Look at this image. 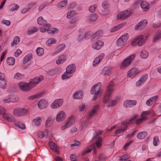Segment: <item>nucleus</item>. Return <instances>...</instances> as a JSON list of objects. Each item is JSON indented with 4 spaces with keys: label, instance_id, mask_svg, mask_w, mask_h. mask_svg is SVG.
<instances>
[{
    "label": "nucleus",
    "instance_id": "obj_1",
    "mask_svg": "<svg viewBox=\"0 0 161 161\" xmlns=\"http://www.w3.org/2000/svg\"><path fill=\"white\" fill-rule=\"evenodd\" d=\"M0 142H2L3 146L7 144L9 153L12 154L18 149L21 148L23 145L21 141L13 134H8L6 130H0Z\"/></svg>",
    "mask_w": 161,
    "mask_h": 161
},
{
    "label": "nucleus",
    "instance_id": "obj_2",
    "mask_svg": "<svg viewBox=\"0 0 161 161\" xmlns=\"http://www.w3.org/2000/svg\"><path fill=\"white\" fill-rule=\"evenodd\" d=\"M101 85V83L99 82L92 87L91 91V92L92 94L95 95L92 99V100H96L97 99V95L100 93L102 92V90L101 89L100 90Z\"/></svg>",
    "mask_w": 161,
    "mask_h": 161
},
{
    "label": "nucleus",
    "instance_id": "obj_3",
    "mask_svg": "<svg viewBox=\"0 0 161 161\" xmlns=\"http://www.w3.org/2000/svg\"><path fill=\"white\" fill-rule=\"evenodd\" d=\"M114 86V83L112 82H110L107 88V92L106 94L103 98V102L106 103L109 100L110 96L113 92V88Z\"/></svg>",
    "mask_w": 161,
    "mask_h": 161
},
{
    "label": "nucleus",
    "instance_id": "obj_4",
    "mask_svg": "<svg viewBox=\"0 0 161 161\" xmlns=\"http://www.w3.org/2000/svg\"><path fill=\"white\" fill-rule=\"evenodd\" d=\"M138 116V115L136 114L133 116L132 118L130 119L129 120L127 119L122 122L121 123V125H123L124 128L123 129H125V130H126L128 127V125L133 123L134 122V120L137 118Z\"/></svg>",
    "mask_w": 161,
    "mask_h": 161
},
{
    "label": "nucleus",
    "instance_id": "obj_5",
    "mask_svg": "<svg viewBox=\"0 0 161 161\" xmlns=\"http://www.w3.org/2000/svg\"><path fill=\"white\" fill-rule=\"evenodd\" d=\"M128 37V35L127 33H125L119 38L117 41V45L120 46H122L124 45L126 42Z\"/></svg>",
    "mask_w": 161,
    "mask_h": 161
},
{
    "label": "nucleus",
    "instance_id": "obj_6",
    "mask_svg": "<svg viewBox=\"0 0 161 161\" xmlns=\"http://www.w3.org/2000/svg\"><path fill=\"white\" fill-rule=\"evenodd\" d=\"M28 109L27 108H18L14 109V114L18 116H23L28 113Z\"/></svg>",
    "mask_w": 161,
    "mask_h": 161
},
{
    "label": "nucleus",
    "instance_id": "obj_7",
    "mask_svg": "<svg viewBox=\"0 0 161 161\" xmlns=\"http://www.w3.org/2000/svg\"><path fill=\"white\" fill-rule=\"evenodd\" d=\"M132 13L131 11L128 10H125L117 14V18L118 19H125L130 16Z\"/></svg>",
    "mask_w": 161,
    "mask_h": 161
},
{
    "label": "nucleus",
    "instance_id": "obj_8",
    "mask_svg": "<svg viewBox=\"0 0 161 161\" xmlns=\"http://www.w3.org/2000/svg\"><path fill=\"white\" fill-rule=\"evenodd\" d=\"M135 57V55L133 54L126 58L121 64L122 67L126 68L128 67L132 61L133 60Z\"/></svg>",
    "mask_w": 161,
    "mask_h": 161
},
{
    "label": "nucleus",
    "instance_id": "obj_9",
    "mask_svg": "<svg viewBox=\"0 0 161 161\" xmlns=\"http://www.w3.org/2000/svg\"><path fill=\"white\" fill-rule=\"evenodd\" d=\"M24 140L28 149L29 150L33 149L34 147L32 145V143L34 142L33 138L29 137H26L24 139Z\"/></svg>",
    "mask_w": 161,
    "mask_h": 161
},
{
    "label": "nucleus",
    "instance_id": "obj_10",
    "mask_svg": "<svg viewBox=\"0 0 161 161\" xmlns=\"http://www.w3.org/2000/svg\"><path fill=\"white\" fill-rule=\"evenodd\" d=\"M34 87V85H32L29 83H25L20 86L19 89L23 91H30L31 89Z\"/></svg>",
    "mask_w": 161,
    "mask_h": 161
},
{
    "label": "nucleus",
    "instance_id": "obj_11",
    "mask_svg": "<svg viewBox=\"0 0 161 161\" xmlns=\"http://www.w3.org/2000/svg\"><path fill=\"white\" fill-rule=\"evenodd\" d=\"M147 22L146 20H143L138 23L135 26L136 30H142L147 25Z\"/></svg>",
    "mask_w": 161,
    "mask_h": 161
},
{
    "label": "nucleus",
    "instance_id": "obj_12",
    "mask_svg": "<svg viewBox=\"0 0 161 161\" xmlns=\"http://www.w3.org/2000/svg\"><path fill=\"white\" fill-rule=\"evenodd\" d=\"M17 100L16 96L14 95H10L7 97L5 99L3 100L4 103H9L10 102H15Z\"/></svg>",
    "mask_w": 161,
    "mask_h": 161
},
{
    "label": "nucleus",
    "instance_id": "obj_13",
    "mask_svg": "<svg viewBox=\"0 0 161 161\" xmlns=\"http://www.w3.org/2000/svg\"><path fill=\"white\" fill-rule=\"evenodd\" d=\"M137 69L136 68H132L127 72V75L129 77L133 78L139 73Z\"/></svg>",
    "mask_w": 161,
    "mask_h": 161
},
{
    "label": "nucleus",
    "instance_id": "obj_14",
    "mask_svg": "<svg viewBox=\"0 0 161 161\" xmlns=\"http://www.w3.org/2000/svg\"><path fill=\"white\" fill-rule=\"evenodd\" d=\"M63 103V101L61 99L55 100L51 104V107L53 108H56L61 106Z\"/></svg>",
    "mask_w": 161,
    "mask_h": 161
},
{
    "label": "nucleus",
    "instance_id": "obj_15",
    "mask_svg": "<svg viewBox=\"0 0 161 161\" xmlns=\"http://www.w3.org/2000/svg\"><path fill=\"white\" fill-rule=\"evenodd\" d=\"M136 102L135 100H126L124 103V106L126 108L130 107L136 105Z\"/></svg>",
    "mask_w": 161,
    "mask_h": 161
},
{
    "label": "nucleus",
    "instance_id": "obj_16",
    "mask_svg": "<svg viewBox=\"0 0 161 161\" xmlns=\"http://www.w3.org/2000/svg\"><path fill=\"white\" fill-rule=\"evenodd\" d=\"M95 144L94 143L90 145L88 147L86 148L87 149L86 150H84L82 153V155L83 156L85 155L87 153H90L92 150V149H93L94 152L96 151V149L95 148Z\"/></svg>",
    "mask_w": 161,
    "mask_h": 161
},
{
    "label": "nucleus",
    "instance_id": "obj_17",
    "mask_svg": "<svg viewBox=\"0 0 161 161\" xmlns=\"http://www.w3.org/2000/svg\"><path fill=\"white\" fill-rule=\"evenodd\" d=\"M104 42L101 41H97L94 43L92 46V47L97 50L100 49L103 46Z\"/></svg>",
    "mask_w": 161,
    "mask_h": 161
},
{
    "label": "nucleus",
    "instance_id": "obj_18",
    "mask_svg": "<svg viewBox=\"0 0 161 161\" xmlns=\"http://www.w3.org/2000/svg\"><path fill=\"white\" fill-rule=\"evenodd\" d=\"M43 79V76L41 75L40 76L39 78L37 77H35L34 79H32L29 82L32 85H34L35 86V84L38 83L40 81L42 80Z\"/></svg>",
    "mask_w": 161,
    "mask_h": 161
},
{
    "label": "nucleus",
    "instance_id": "obj_19",
    "mask_svg": "<svg viewBox=\"0 0 161 161\" xmlns=\"http://www.w3.org/2000/svg\"><path fill=\"white\" fill-rule=\"evenodd\" d=\"M75 70V66L74 64L69 65L66 69V72L67 73L70 74L74 73Z\"/></svg>",
    "mask_w": 161,
    "mask_h": 161
},
{
    "label": "nucleus",
    "instance_id": "obj_20",
    "mask_svg": "<svg viewBox=\"0 0 161 161\" xmlns=\"http://www.w3.org/2000/svg\"><path fill=\"white\" fill-rule=\"evenodd\" d=\"M74 119L72 117L70 118L65 123L64 125L62 126L61 127V129L62 130H64L65 129L69 127L71 125Z\"/></svg>",
    "mask_w": 161,
    "mask_h": 161
},
{
    "label": "nucleus",
    "instance_id": "obj_21",
    "mask_svg": "<svg viewBox=\"0 0 161 161\" xmlns=\"http://www.w3.org/2000/svg\"><path fill=\"white\" fill-rule=\"evenodd\" d=\"M65 118L64 112L63 111H61L59 113L57 114L56 119L58 121H63Z\"/></svg>",
    "mask_w": 161,
    "mask_h": 161
},
{
    "label": "nucleus",
    "instance_id": "obj_22",
    "mask_svg": "<svg viewBox=\"0 0 161 161\" xmlns=\"http://www.w3.org/2000/svg\"><path fill=\"white\" fill-rule=\"evenodd\" d=\"M137 38V45L139 46H142L146 42V40L144 39L143 35L138 36Z\"/></svg>",
    "mask_w": 161,
    "mask_h": 161
},
{
    "label": "nucleus",
    "instance_id": "obj_23",
    "mask_svg": "<svg viewBox=\"0 0 161 161\" xmlns=\"http://www.w3.org/2000/svg\"><path fill=\"white\" fill-rule=\"evenodd\" d=\"M140 5L144 11L148 10L150 8V5L146 1H142L140 3Z\"/></svg>",
    "mask_w": 161,
    "mask_h": 161
},
{
    "label": "nucleus",
    "instance_id": "obj_24",
    "mask_svg": "<svg viewBox=\"0 0 161 161\" xmlns=\"http://www.w3.org/2000/svg\"><path fill=\"white\" fill-rule=\"evenodd\" d=\"M82 92L78 91L75 92L73 95V97L75 99H80L82 98Z\"/></svg>",
    "mask_w": 161,
    "mask_h": 161
},
{
    "label": "nucleus",
    "instance_id": "obj_25",
    "mask_svg": "<svg viewBox=\"0 0 161 161\" xmlns=\"http://www.w3.org/2000/svg\"><path fill=\"white\" fill-rule=\"evenodd\" d=\"M158 97V96H156L150 97L146 101V104L149 106L152 105L153 104V101L155 102L156 101V99Z\"/></svg>",
    "mask_w": 161,
    "mask_h": 161
},
{
    "label": "nucleus",
    "instance_id": "obj_26",
    "mask_svg": "<svg viewBox=\"0 0 161 161\" xmlns=\"http://www.w3.org/2000/svg\"><path fill=\"white\" fill-rule=\"evenodd\" d=\"M147 133L146 131L140 132L137 134V137L140 140L144 139L147 136Z\"/></svg>",
    "mask_w": 161,
    "mask_h": 161
},
{
    "label": "nucleus",
    "instance_id": "obj_27",
    "mask_svg": "<svg viewBox=\"0 0 161 161\" xmlns=\"http://www.w3.org/2000/svg\"><path fill=\"white\" fill-rule=\"evenodd\" d=\"M47 105V102L45 100H40L38 103V107L40 108H45Z\"/></svg>",
    "mask_w": 161,
    "mask_h": 161
},
{
    "label": "nucleus",
    "instance_id": "obj_28",
    "mask_svg": "<svg viewBox=\"0 0 161 161\" xmlns=\"http://www.w3.org/2000/svg\"><path fill=\"white\" fill-rule=\"evenodd\" d=\"M99 108V106L98 105L94 106L92 108V111L90 113L89 116L90 118L92 117L96 113V111Z\"/></svg>",
    "mask_w": 161,
    "mask_h": 161
},
{
    "label": "nucleus",
    "instance_id": "obj_29",
    "mask_svg": "<svg viewBox=\"0 0 161 161\" xmlns=\"http://www.w3.org/2000/svg\"><path fill=\"white\" fill-rule=\"evenodd\" d=\"M161 38V31H158L154 35L153 37V42H155Z\"/></svg>",
    "mask_w": 161,
    "mask_h": 161
},
{
    "label": "nucleus",
    "instance_id": "obj_30",
    "mask_svg": "<svg viewBox=\"0 0 161 161\" xmlns=\"http://www.w3.org/2000/svg\"><path fill=\"white\" fill-rule=\"evenodd\" d=\"M66 58V56L64 55L60 56L58 58V59L56 61V63L58 64H59L64 62V59Z\"/></svg>",
    "mask_w": 161,
    "mask_h": 161
},
{
    "label": "nucleus",
    "instance_id": "obj_31",
    "mask_svg": "<svg viewBox=\"0 0 161 161\" xmlns=\"http://www.w3.org/2000/svg\"><path fill=\"white\" fill-rule=\"evenodd\" d=\"M97 18V16L95 14H92L89 16L88 20L90 22H94Z\"/></svg>",
    "mask_w": 161,
    "mask_h": 161
},
{
    "label": "nucleus",
    "instance_id": "obj_32",
    "mask_svg": "<svg viewBox=\"0 0 161 161\" xmlns=\"http://www.w3.org/2000/svg\"><path fill=\"white\" fill-rule=\"evenodd\" d=\"M65 45L64 44H62L59 45L57 47V48L58 49V50L54 52L53 53L55 54L58 53L64 49V48L65 47Z\"/></svg>",
    "mask_w": 161,
    "mask_h": 161
},
{
    "label": "nucleus",
    "instance_id": "obj_33",
    "mask_svg": "<svg viewBox=\"0 0 161 161\" xmlns=\"http://www.w3.org/2000/svg\"><path fill=\"white\" fill-rule=\"evenodd\" d=\"M125 24L124 23H122L119 24L112 28L110 30V32H114L121 28Z\"/></svg>",
    "mask_w": 161,
    "mask_h": 161
},
{
    "label": "nucleus",
    "instance_id": "obj_34",
    "mask_svg": "<svg viewBox=\"0 0 161 161\" xmlns=\"http://www.w3.org/2000/svg\"><path fill=\"white\" fill-rule=\"evenodd\" d=\"M49 146L50 149L57 152H58L57 151V147L56 144L53 142H50L49 143Z\"/></svg>",
    "mask_w": 161,
    "mask_h": 161
},
{
    "label": "nucleus",
    "instance_id": "obj_35",
    "mask_svg": "<svg viewBox=\"0 0 161 161\" xmlns=\"http://www.w3.org/2000/svg\"><path fill=\"white\" fill-rule=\"evenodd\" d=\"M43 94V92H39L35 95L29 96L28 97L29 100H32L35 99L38 97L41 96Z\"/></svg>",
    "mask_w": 161,
    "mask_h": 161
},
{
    "label": "nucleus",
    "instance_id": "obj_36",
    "mask_svg": "<svg viewBox=\"0 0 161 161\" xmlns=\"http://www.w3.org/2000/svg\"><path fill=\"white\" fill-rule=\"evenodd\" d=\"M53 123V119L51 117H49L46 122V127L50 126Z\"/></svg>",
    "mask_w": 161,
    "mask_h": 161
},
{
    "label": "nucleus",
    "instance_id": "obj_37",
    "mask_svg": "<svg viewBox=\"0 0 161 161\" xmlns=\"http://www.w3.org/2000/svg\"><path fill=\"white\" fill-rule=\"evenodd\" d=\"M60 71L59 69L56 68L48 71V73L50 75H53L58 73Z\"/></svg>",
    "mask_w": 161,
    "mask_h": 161
},
{
    "label": "nucleus",
    "instance_id": "obj_38",
    "mask_svg": "<svg viewBox=\"0 0 161 161\" xmlns=\"http://www.w3.org/2000/svg\"><path fill=\"white\" fill-rule=\"evenodd\" d=\"M7 62L9 65H13L14 64L15 59L13 57L9 58L7 59Z\"/></svg>",
    "mask_w": 161,
    "mask_h": 161
},
{
    "label": "nucleus",
    "instance_id": "obj_39",
    "mask_svg": "<svg viewBox=\"0 0 161 161\" xmlns=\"http://www.w3.org/2000/svg\"><path fill=\"white\" fill-rule=\"evenodd\" d=\"M110 72L111 69L109 67H108L104 68L102 71V74L104 75H108Z\"/></svg>",
    "mask_w": 161,
    "mask_h": 161
},
{
    "label": "nucleus",
    "instance_id": "obj_40",
    "mask_svg": "<svg viewBox=\"0 0 161 161\" xmlns=\"http://www.w3.org/2000/svg\"><path fill=\"white\" fill-rule=\"evenodd\" d=\"M42 119L39 117H37L36 119H34L33 120V122L36 125H40Z\"/></svg>",
    "mask_w": 161,
    "mask_h": 161
},
{
    "label": "nucleus",
    "instance_id": "obj_41",
    "mask_svg": "<svg viewBox=\"0 0 161 161\" xmlns=\"http://www.w3.org/2000/svg\"><path fill=\"white\" fill-rule=\"evenodd\" d=\"M36 52L38 56H41L44 53V49L42 47H39L37 48Z\"/></svg>",
    "mask_w": 161,
    "mask_h": 161
},
{
    "label": "nucleus",
    "instance_id": "obj_42",
    "mask_svg": "<svg viewBox=\"0 0 161 161\" xmlns=\"http://www.w3.org/2000/svg\"><path fill=\"white\" fill-rule=\"evenodd\" d=\"M20 41V38L18 36L15 37L13 39V42L11 43V45L13 46L14 44H17Z\"/></svg>",
    "mask_w": 161,
    "mask_h": 161
},
{
    "label": "nucleus",
    "instance_id": "obj_43",
    "mask_svg": "<svg viewBox=\"0 0 161 161\" xmlns=\"http://www.w3.org/2000/svg\"><path fill=\"white\" fill-rule=\"evenodd\" d=\"M148 53L147 51L145 50H144L141 52L140 56L142 58H146L148 56Z\"/></svg>",
    "mask_w": 161,
    "mask_h": 161
},
{
    "label": "nucleus",
    "instance_id": "obj_44",
    "mask_svg": "<svg viewBox=\"0 0 161 161\" xmlns=\"http://www.w3.org/2000/svg\"><path fill=\"white\" fill-rule=\"evenodd\" d=\"M101 60L98 57L96 58L93 62V66H97L101 61Z\"/></svg>",
    "mask_w": 161,
    "mask_h": 161
},
{
    "label": "nucleus",
    "instance_id": "obj_45",
    "mask_svg": "<svg viewBox=\"0 0 161 161\" xmlns=\"http://www.w3.org/2000/svg\"><path fill=\"white\" fill-rule=\"evenodd\" d=\"M147 119V116L142 117L140 119H137L136 121V125H139L144 120H146Z\"/></svg>",
    "mask_w": 161,
    "mask_h": 161
},
{
    "label": "nucleus",
    "instance_id": "obj_46",
    "mask_svg": "<svg viewBox=\"0 0 161 161\" xmlns=\"http://www.w3.org/2000/svg\"><path fill=\"white\" fill-rule=\"evenodd\" d=\"M76 14V12L75 11H71L69 12L67 15V17L68 19H70L74 17V15Z\"/></svg>",
    "mask_w": 161,
    "mask_h": 161
},
{
    "label": "nucleus",
    "instance_id": "obj_47",
    "mask_svg": "<svg viewBox=\"0 0 161 161\" xmlns=\"http://www.w3.org/2000/svg\"><path fill=\"white\" fill-rule=\"evenodd\" d=\"M67 0H64L60 2L58 4L57 6L59 8H62L65 6L67 4Z\"/></svg>",
    "mask_w": 161,
    "mask_h": 161
},
{
    "label": "nucleus",
    "instance_id": "obj_48",
    "mask_svg": "<svg viewBox=\"0 0 161 161\" xmlns=\"http://www.w3.org/2000/svg\"><path fill=\"white\" fill-rule=\"evenodd\" d=\"M47 44L49 45L50 44H55L56 43V40L53 38H51L48 39L47 42Z\"/></svg>",
    "mask_w": 161,
    "mask_h": 161
},
{
    "label": "nucleus",
    "instance_id": "obj_49",
    "mask_svg": "<svg viewBox=\"0 0 161 161\" xmlns=\"http://www.w3.org/2000/svg\"><path fill=\"white\" fill-rule=\"evenodd\" d=\"M16 125L18 127H19L22 129H25V125L24 124H22V123L19 122L16 123H15Z\"/></svg>",
    "mask_w": 161,
    "mask_h": 161
},
{
    "label": "nucleus",
    "instance_id": "obj_50",
    "mask_svg": "<svg viewBox=\"0 0 161 161\" xmlns=\"http://www.w3.org/2000/svg\"><path fill=\"white\" fill-rule=\"evenodd\" d=\"M48 33L54 34L55 33H58V30L57 29L53 28V30H50L49 29L47 31Z\"/></svg>",
    "mask_w": 161,
    "mask_h": 161
},
{
    "label": "nucleus",
    "instance_id": "obj_51",
    "mask_svg": "<svg viewBox=\"0 0 161 161\" xmlns=\"http://www.w3.org/2000/svg\"><path fill=\"white\" fill-rule=\"evenodd\" d=\"M101 13L103 15H107L108 12V10L105 8H102L101 10Z\"/></svg>",
    "mask_w": 161,
    "mask_h": 161
},
{
    "label": "nucleus",
    "instance_id": "obj_52",
    "mask_svg": "<svg viewBox=\"0 0 161 161\" xmlns=\"http://www.w3.org/2000/svg\"><path fill=\"white\" fill-rule=\"evenodd\" d=\"M97 6L96 5L91 6L89 9V11L92 13L94 12L95 9L97 8Z\"/></svg>",
    "mask_w": 161,
    "mask_h": 161
},
{
    "label": "nucleus",
    "instance_id": "obj_53",
    "mask_svg": "<svg viewBox=\"0 0 161 161\" xmlns=\"http://www.w3.org/2000/svg\"><path fill=\"white\" fill-rule=\"evenodd\" d=\"M125 131V129H117L115 132V135H116L117 134H120L121 133L124 132Z\"/></svg>",
    "mask_w": 161,
    "mask_h": 161
},
{
    "label": "nucleus",
    "instance_id": "obj_54",
    "mask_svg": "<svg viewBox=\"0 0 161 161\" xmlns=\"http://www.w3.org/2000/svg\"><path fill=\"white\" fill-rule=\"evenodd\" d=\"M98 158L99 161H105L106 159L105 156L102 154L99 155Z\"/></svg>",
    "mask_w": 161,
    "mask_h": 161
},
{
    "label": "nucleus",
    "instance_id": "obj_55",
    "mask_svg": "<svg viewBox=\"0 0 161 161\" xmlns=\"http://www.w3.org/2000/svg\"><path fill=\"white\" fill-rule=\"evenodd\" d=\"M37 21L38 24L42 25L43 24L44 20L42 17H40L38 18Z\"/></svg>",
    "mask_w": 161,
    "mask_h": 161
},
{
    "label": "nucleus",
    "instance_id": "obj_56",
    "mask_svg": "<svg viewBox=\"0 0 161 161\" xmlns=\"http://www.w3.org/2000/svg\"><path fill=\"white\" fill-rule=\"evenodd\" d=\"M147 78V75L145 74L143 75L140 78L141 80L143 83L144 82Z\"/></svg>",
    "mask_w": 161,
    "mask_h": 161
},
{
    "label": "nucleus",
    "instance_id": "obj_57",
    "mask_svg": "<svg viewBox=\"0 0 161 161\" xmlns=\"http://www.w3.org/2000/svg\"><path fill=\"white\" fill-rule=\"evenodd\" d=\"M43 27L44 32H46L49 29L50 27V25L48 24H46L45 25H44Z\"/></svg>",
    "mask_w": 161,
    "mask_h": 161
},
{
    "label": "nucleus",
    "instance_id": "obj_58",
    "mask_svg": "<svg viewBox=\"0 0 161 161\" xmlns=\"http://www.w3.org/2000/svg\"><path fill=\"white\" fill-rule=\"evenodd\" d=\"M140 1L138 0L135 3L132 5V7L133 8H136L140 4Z\"/></svg>",
    "mask_w": 161,
    "mask_h": 161
},
{
    "label": "nucleus",
    "instance_id": "obj_59",
    "mask_svg": "<svg viewBox=\"0 0 161 161\" xmlns=\"http://www.w3.org/2000/svg\"><path fill=\"white\" fill-rule=\"evenodd\" d=\"M80 143V142L77 140L74 141V143L73 144H72L71 145V147H73L74 146H78Z\"/></svg>",
    "mask_w": 161,
    "mask_h": 161
},
{
    "label": "nucleus",
    "instance_id": "obj_60",
    "mask_svg": "<svg viewBox=\"0 0 161 161\" xmlns=\"http://www.w3.org/2000/svg\"><path fill=\"white\" fill-rule=\"evenodd\" d=\"M77 19L75 17H72L70 21H69V23L71 24H73L75 23L77 21Z\"/></svg>",
    "mask_w": 161,
    "mask_h": 161
},
{
    "label": "nucleus",
    "instance_id": "obj_61",
    "mask_svg": "<svg viewBox=\"0 0 161 161\" xmlns=\"http://www.w3.org/2000/svg\"><path fill=\"white\" fill-rule=\"evenodd\" d=\"M127 156V155H124L121 156L120 157L119 160L120 161L125 160L128 159Z\"/></svg>",
    "mask_w": 161,
    "mask_h": 161
},
{
    "label": "nucleus",
    "instance_id": "obj_62",
    "mask_svg": "<svg viewBox=\"0 0 161 161\" xmlns=\"http://www.w3.org/2000/svg\"><path fill=\"white\" fill-rule=\"evenodd\" d=\"M2 22L3 24H5L7 26L10 25L11 24V22L10 21L6 20H3L2 21Z\"/></svg>",
    "mask_w": 161,
    "mask_h": 161
},
{
    "label": "nucleus",
    "instance_id": "obj_63",
    "mask_svg": "<svg viewBox=\"0 0 161 161\" xmlns=\"http://www.w3.org/2000/svg\"><path fill=\"white\" fill-rule=\"evenodd\" d=\"M102 6L103 7V8L106 9L108 8L109 5L108 3L104 2L103 3Z\"/></svg>",
    "mask_w": 161,
    "mask_h": 161
},
{
    "label": "nucleus",
    "instance_id": "obj_64",
    "mask_svg": "<svg viewBox=\"0 0 161 161\" xmlns=\"http://www.w3.org/2000/svg\"><path fill=\"white\" fill-rule=\"evenodd\" d=\"M70 158L72 161H77L76 159V156L73 154L70 155Z\"/></svg>",
    "mask_w": 161,
    "mask_h": 161
}]
</instances>
